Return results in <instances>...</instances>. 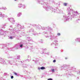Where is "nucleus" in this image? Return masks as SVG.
<instances>
[{
	"label": "nucleus",
	"instance_id": "nucleus-6",
	"mask_svg": "<svg viewBox=\"0 0 80 80\" xmlns=\"http://www.w3.org/2000/svg\"><path fill=\"white\" fill-rule=\"evenodd\" d=\"M23 47V44H21V45H20V47Z\"/></svg>",
	"mask_w": 80,
	"mask_h": 80
},
{
	"label": "nucleus",
	"instance_id": "nucleus-4",
	"mask_svg": "<svg viewBox=\"0 0 80 80\" xmlns=\"http://www.w3.org/2000/svg\"><path fill=\"white\" fill-rule=\"evenodd\" d=\"M53 62H54V63L56 62V60H53Z\"/></svg>",
	"mask_w": 80,
	"mask_h": 80
},
{
	"label": "nucleus",
	"instance_id": "nucleus-9",
	"mask_svg": "<svg viewBox=\"0 0 80 80\" xmlns=\"http://www.w3.org/2000/svg\"><path fill=\"white\" fill-rule=\"evenodd\" d=\"M10 38L11 39H12L13 38H12V37H10Z\"/></svg>",
	"mask_w": 80,
	"mask_h": 80
},
{
	"label": "nucleus",
	"instance_id": "nucleus-7",
	"mask_svg": "<svg viewBox=\"0 0 80 80\" xmlns=\"http://www.w3.org/2000/svg\"><path fill=\"white\" fill-rule=\"evenodd\" d=\"M48 80H52V78H48Z\"/></svg>",
	"mask_w": 80,
	"mask_h": 80
},
{
	"label": "nucleus",
	"instance_id": "nucleus-1",
	"mask_svg": "<svg viewBox=\"0 0 80 80\" xmlns=\"http://www.w3.org/2000/svg\"><path fill=\"white\" fill-rule=\"evenodd\" d=\"M41 70H43L44 69H45V68L44 67H42L41 68Z\"/></svg>",
	"mask_w": 80,
	"mask_h": 80
},
{
	"label": "nucleus",
	"instance_id": "nucleus-11",
	"mask_svg": "<svg viewBox=\"0 0 80 80\" xmlns=\"http://www.w3.org/2000/svg\"><path fill=\"white\" fill-rule=\"evenodd\" d=\"M15 1H16V0H14Z\"/></svg>",
	"mask_w": 80,
	"mask_h": 80
},
{
	"label": "nucleus",
	"instance_id": "nucleus-10",
	"mask_svg": "<svg viewBox=\"0 0 80 80\" xmlns=\"http://www.w3.org/2000/svg\"><path fill=\"white\" fill-rule=\"evenodd\" d=\"M52 72H54V69H52Z\"/></svg>",
	"mask_w": 80,
	"mask_h": 80
},
{
	"label": "nucleus",
	"instance_id": "nucleus-8",
	"mask_svg": "<svg viewBox=\"0 0 80 80\" xmlns=\"http://www.w3.org/2000/svg\"><path fill=\"white\" fill-rule=\"evenodd\" d=\"M11 78L12 79V78H13V76H12L11 77Z\"/></svg>",
	"mask_w": 80,
	"mask_h": 80
},
{
	"label": "nucleus",
	"instance_id": "nucleus-2",
	"mask_svg": "<svg viewBox=\"0 0 80 80\" xmlns=\"http://www.w3.org/2000/svg\"><path fill=\"white\" fill-rule=\"evenodd\" d=\"M64 6H67V3H64Z\"/></svg>",
	"mask_w": 80,
	"mask_h": 80
},
{
	"label": "nucleus",
	"instance_id": "nucleus-3",
	"mask_svg": "<svg viewBox=\"0 0 80 80\" xmlns=\"http://www.w3.org/2000/svg\"><path fill=\"white\" fill-rule=\"evenodd\" d=\"M57 35L58 36H60V33H58L57 34Z\"/></svg>",
	"mask_w": 80,
	"mask_h": 80
},
{
	"label": "nucleus",
	"instance_id": "nucleus-5",
	"mask_svg": "<svg viewBox=\"0 0 80 80\" xmlns=\"http://www.w3.org/2000/svg\"><path fill=\"white\" fill-rule=\"evenodd\" d=\"M14 73L15 75H17V73L14 72Z\"/></svg>",
	"mask_w": 80,
	"mask_h": 80
}]
</instances>
